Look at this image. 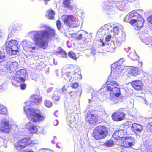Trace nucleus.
Listing matches in <instances>:
<instances>
[{"instance_id": "obj_1", "label": "nucleus", "mask_w": 152, "mask_h": 152, "mask_svg": "<svg viewBox=\"0 0 152 152\" xmlns=\"http://www.w3.org/2000/svg\"><path fill=\"white\" fill-rule=\"evenodd\" d=\"M47 30L33 31L28 33V35L32 39L36 45L45 49L47 46L48 39H59L60 37L55 33L54 30L49 26H45Z\"/></svg>"}, {"instance_id": "obj_2", "label": "nucleus", "mask_w": 152, "mask_h": 152, "mask_svg": "<svg viewBox=\"0 0 152 152\" xmlns=\"http://www.w3.org/2000/svg\"><path fill=\"white\" fill-rule=\"evenodd\" d=\"M25 106L24 107V110L28 118L34 122L41 121L44 118L43 116L39 114V110L34 109L32 108H28L33 106L34 103L31 101L25 103Z\"/></svg>"}, {"instance_id": "obj_3", "label": "nucleus", "mask_w": 152, "mask_h": 152, "mask_svg": "<svg viewBox=\"0 0 152 152\" xmlns=\"http://www.w3.org/2000/svg\"><path fill=\"white\" fill-rule=\"evenodd\" d=\"M104 85L106 87L107 91L109 92L110 95L114 94L115 97H118L121 94L120 88H118V84L117 82L107 80L105 82Z\"/></svg>"}, {"instance_id": "obj_4", "label": "nucleus", "mask_w": 152, "mask_h": 152, "mask_svg": "<svg viewBox=\"0 0 152 152\" xmlns=\"http://www.w3.org/2000/svg\"><path fill=\"white\" fill-rule=\"evenodd\" d=\"M108 128L103 125H99L94 130L92 136L96 140H100L104 138L107 135Z\"/></svg>"}, {"instance_id": "obj_5", "label": "nucleus", "mask_w": 152, "mask_h": 152, "mask_svg": "<svg viewBox=\"0 0 152 152\" xmlns=\"http://www.w3.org/2000/svg\"><path fill=\"white\" fill-rule=\"evenodd\" d=\"M18 42L15 40L7 41L4 46L7 53L11 55H15L19 50Z\"/></svg>"}, {"instance_id": "obj_6", "label": "nucleus", "mask_w": 152, "mask_h": 152, "mask_svg": "<svg viewBox=\"0 0 152 152\" xmlns=\"http://www.w3.org/2000/svg\"><path fill=\"white\" fill-rule=\"evenodd\" d=\"M134 138L131 136H126L118 141V145L125 148L132 147L133 145Z\"/></svg>"}, {"instance_id": "obj_7", "label": "nucleus", "mask_w": 152, "mask_h": 152, "mask_svg": "<svg viewBox=\"0 0 152 152\" xmlns=\"http://www.w3.org/2000/svg\"><path fill=\"white\" fill-rule=\"evenodd\" d=\"M130 15L131 17H135L137 19V21L134 28L137 30L140 29L143 26L144 22V19L141 18V15L135 12H132L130 13Z\"/></svg>"}, {"instance_id": "obj_8", "label": "nucleus", "mask_w": 152, "mask_h": 152, "mask_svg": "<svg viewBox=\"0 0 152 152\" xmlns=\"http://www.w3.org/2000/svg\"><path fill=\"white\" fill-rule=\"evenodd\" d=\"M32 141L29 138H25L21 140L16 142L14 145L16 149L20 150L31 144Z\"/></svg>"}, {"instance_id": "obj_9", "label": "nucleus", "mask_w": 152, "mask_h": 152, "mask_svg": "<svg viewBox=\"0 0 152 152\" xmlns=\"http://www.w3.org/2000/svg\"><path fill=\"white\" fill-rule=\"evenodd\" d=\"M10 131L9 120L5 118H3L0 121V131L8 133Z\"/></svg>"}, {"instance_id": "obj_10", "label": "nucleus", "mask_w": 152, "mask_h": 152, "mask_svg": "<svg viewBox=\"0 0 152 152\" xmlns=\"http://www.w3.org/2000/svg\"><path fill=\"white\" fill-rule=\"evenodd\" d=\"M125 115V113L121 110H118L112 114L111 117L114 121H119L124 120Z\"/></svg>"}, {"instance_id": "obj_11", "label": "nucleus", "mask_w": 152, "mask_h": 152, "mask_svg": "<svg viewBox=\"0 0 152 152\" xmlns=\"http://www.w3.org/2000/svg\"><path fill=\"white\" fill-rule=\"evenodd\" d=\"M132 87L136 91H142L144 86V83L141 80H136L130 83Z\"/></svg>"}, {"instance_id": "obj_12", "label": "nucleus", "mask_w": 152, "mask_h": 152, "mask_svg": "<svg viewBox=\"0 0 152 152\" xmlns=\"http://www.w3.org/2000/svg\"><path fill=\"white\" fill-rule=\"evenodd\" d=\"M98 116L96 114H92L91 112H87L86 120L91 124H95L98 122Z\"/></svg>"}, {"instance_id": "obj_13", "label": "nucleus", "mask_w": 152, "mask_h": 152, "mask_svg": "<svg viewBox=\"0 0 152 152\" xmlns=\"http://www.w3.org/2000/svg\"><path fill=\"white\" fill-rule=\"evenodd\" d=\"M127 132L125 129L116 130L113 135V137L115 140L119 141L127 135Z\"/></svg>"}, {"instance_id": "obj_14", "label": "nucleus", "mask_w": 152, "mask_h": 152, "mask_svg": "<svg viewBox=\"0 0 152 152\" xmlns=\"http://www.w3.org/2000/svg\"><path fill=\"white\" fill-rule=\"evenodd\" d=\"M26 127L32 133H37L38 131V126L34 125L31 122H29L27 123L26 125Z\"/></svg>"}, {"instance_id": "obj_15", "label": "nucleus", "mask_w": 152, "mask_h": 152, "mask_svg": "<svg viewBox=\"0 0 152 152\" xmlns=\"http://www.w3.org/2000/svg\"><path fill=\"white\" fill-rule=\"evenodd\" d=\"M20 73L19 71L16 72L12 80V84L15 86H18V84L19 82H22Z\"/></svg>"}, {"instance_id": "obj_16", "label": "nucleus", "mask_w": 152, "mask_h": 152, "mask_svg": "<svg viewBox=\"0 0 152 152\" xmlns=\"http://www.w3.org/2000/svg\"><path fill=\"white\" fill-rule=\"evenodd\" d=\"M62 19L64 20V23L68 26H70V24L74 22V18L73 16L64 15L62 16Z\"/></svg>"}, {"instance_id": "obj_17", "label": "nucleus", "mask_w": 152, "mask_h": 152, "mask_svg": "<svg viewBox=\"0 0 152 152\" xmlns=\"http://www.w3.org/2000/svg\"><path fill=\"white\" fill-rule=\"evenodd\" d=\"M131 128L132 131L137 134L140 133L143 129L141 125L136 123H133L132 125Z\"/></svg>"}, {"instance_id": "obj_18", "label": "nucleus", "mask_w": 152, "mask_h": 152, "mask_svg": "<svg viewBox=\"0 0 152 152\" xmlns=\"http://www.w3.org/2000/svg\"><path fill=\"white\" fill-rule=\"evenodd\" d=\"M122 63V61L121 60H119L116 63L113 64L111 67L112 70H113L114 71H115L116 72H118V70L121 68Z\"/></svg>"}, {"instance_id": "obj_19", "label": "nucleus", "mask_w": 152, "mask_h": 152, "mask_svg": "<svg viewBox=\"0 0 152 152\" xmlns=\"http://www.w3.org/2000/svg\"><path fill=\"white\" fill-rule=\"evenodd\" d=\"M140 73V72L138 69L136 67L131 68L128 72V74L131 76H135L139 75Z\"/></svg>"}, {"instance_id": "obj_20", "label": "nucleus", "mask_w": 152, "mask_h": 152, "mask_svg": "<svg viewBox=\"0 0 152 152\" xmlns=\"http://www.w3.org/2000/svg\"><path fill=\"white\" fill-rule=\"evenodd\" d=\"M132 17H131L130 15L129 16H126L124 18V21L127 22H129L130 24L132 25H133L136 23H137V19H133L130 20V18ZM134 17L135 18V17Z\"/></svg>"}, {"instance_id": "obj_21", "label": "nucleus", "mask_w": 152, "mask_h": 152, "mask_svg": "<svg viewBox=\"0 0 152 152\" xmlns=\"http://www.w3.org/2000/svg\"><path fill=\"white\" fill-rule=\"evenodd\" d=\"M67 121L68 123H69L68 124L69 125L70 127L72 128L74 130L76 128L75 125H76L75 119V118L71 119L69 118H67Z\"/></svg>"}, {"instance_id": "obj_22", "label": "nucleus", "mask_w": 152, "mask_h": 152, "mask_svg": "<svg viewBox=\"0 0 152 152\" xmlns=\"http://www.w3.org/2000/svg\"><path fill=\"white\" fill-rule=\"evenodd\" d=\"M18 63L15 61H10L9 62L8 64V67L11 71H13L15 69V68L18 66Z\"/></svg>"}, {"instance_id": "obj_23", "label": "nucleus", "mask_w": 152, "mask_h": 152, "mask_svg": "<svg viewBox=\"0 0 152 152\" xmlns=\"http://www.w3.org/2000/svg\"><path fill=\"white\" fill-rule=\"evenodd\" d=\"M55 13L53 10H48L47 11L46 16L47 18L49 19H52L54 18Z\"/></svg>"}, {"instance_id": "obj_24", "label": "nucleus", "mask_w": 152, "mask_h": 152, "mask_svg": "<svg viewBox=\"0 0 152 152\" xmlns=\"http://www.w3.org/2000/svg\"><path fill=\"white\" fill-rule=\"evenodd\" d=\"M128 2V0H123L121 1L118 7L120 10H123Z\"/></svg>"}, {"instance_id": "obj_25", "label": "nucleus", "mask_w": 152, "mask_h": 152, "mask_svg": "<svg viewBox=\"0 0 152 152\" xmlns=\"http://www.w3.org/2000/svg\"><path fill=\"white\" fill-rule=\"evenodd\" d=\"M19 71L20 73L21 82H23L25 81L24 78L26 77L27 75L26 71L24 69H22Z\"/></svg>"}, {"instance_id": "obj_26", "label": "nucleus", "mask_w": 152, "mask_h": 152, "mask_svg": "<svg viewBox=\"0 0 152 152\" xmlns=\"http://www.w3.org/2000/svg\"><path fill=\"white\" fill-rule=\"evenodd\" d=\"M8 142L7 140L3 138H0V147L6 148L7 147V145Z\"/></svg>"}, {"instance_id": "obj_27", "label": "nucleus", "mask_w": 152, "mask_h": 152, "mask_svg": "<svg viewBox=\"0 0 152 152\" xmlns=\"http://www.w3.org/2000/svg\"><path fill=\"white\" fill-rule=\"evenodd\" d=\"M61 92L59 90H57L54 92L53 96V98L56 100L58 101L60 99L59 95L61 94Z\"/></svg>"}, {"instance_id": "obj_28", "label": "nucleus", "mask_w": 152, "mask_h": 152, "mask_svg": "<svg viewBox=\"0 0 152 152\" xmlns=\"http://www.w3.org/2000/svg\"><path fill=\"white\" fill-rule=\"evenodd\" d=\"M104 145V146L109 147L113 146L114 142L113 140L110 139L107 140Z\"/></svg>"}, {"instance_id": "obj_29", "label": "nucleus", "mask_w": 152, "mask_h": 152, "mask_svg": "<svg viewBox=\"0 0 152 152\" xmlns=\"http://www.w3.org/2000/svg\"><path fill=\"white\" fill-rule=\"evenodd\" d=\"M31 98L32 101L35 103H38L41 99V98H40L38 96L35 95H33L31 97Z\"/></svg>"}, {"instance_id": "obj_30", "label": "nucleus", "mask_w": 152, "mask_h": 152, "mask_svg": "<svg viewBox=\"0 0 152 152\" xmlns=\"http://www.w3.org/2000/svg\"><path fill=\"white\" fill-rule=\"evenodd\" d=\"M142 42L146 45H148L151 42V38L149 37H146L142 39Z\"/></svg>"}, {"instance_id": "obj_31", "label": "nucleus", "mask_w": 152, "mask_h": 152, "mask_svg": "<svg viewBox=\"0 0 152 152\" xmlns=\"http://www.w3.org/2000/svg\"><path fill=\"white\" fill-rule=\"evenodd\" d=\"M146 129L148 132H152V122H149L147 124Z\"/></svg>"}, {"instance_id": "obj_32", "label": "nucleus", "mask_w": 152, "mask_h": 152, "mask_svg": "<svg viewBox=\"0 0 152 152\" xmlns=\"http://www.w3.org/2000/svg\"><path fill=\"white\" fill-rule=\"evenodd\" d=\"M7 112L6 108L2 104H0V113L5 114Z\"/></svg>"}, {"instance_id": "obj_33", "label": "nucleus", "mask_w": 152, "mask_h": 152, "mask_svg": "<svg viewBox=\"0 0 152 152\" xmlns=\"http://www.w3.org/2000/svg\"><path fill=\"white\" fill-rule=\"evenodd\" d=\"M32 44V43L30 42L26 41H24L23 42V47L24 48H27L28 49L29 48H30V46L31 44Z\"/></svg>"}, {"instance_id": "obj_34", "label": "nucleus", "mask_w": 152, "mask_h": 152, "mask_svg": "<svg viewBox=\"0 0 152 152\" xmlns=\"http://www.w3.org/2000/svg\"><path fill=\"white\" fill-rule=\"evenodd\" d=\"M70 0H64L63 2V7H64L70 8Z\"/></svg>"}, {"instance_id": "obj_35", "label": "nucleus", "mask_w": 152, "mask_h": 152, "mask_svg": "<svg viewBox=\"0 0 152 152\" xmlns=\"http://www.w3.org/2000/svg\"><path fill=\"white\" fill-rule=\"evenodd\" d=\"M45 106L48 108H50L52 106V102L49 100H45L44 102Z\"/></svg>"}, {"instance_id": "obj_36", "label": "nucleus", "mask_w": 152, "mask_h": 152, "mask_svg": "<svg viewBox=\"0 0 152 152\" xmlns=\"http://www.w3.org/2000/svg\"><path fill=\"white\" fill-rule=\"evenodd\" d=\"M63 76H64L63 77L65 79L67 80H69L70 81H71L72 77L71 76L69 73H66L65 75H63Z\"/></svg>"}, {"instance_id": "obj_37", "label": "nucleus", "mask_w": 152, "mask_h": 152, "mask_svg": "<svg viewBox=\"0 0 152 152\" xmlns=\"http://www.w3.org/2000/svg\"><path fill=\"white\" fill-rule=\"evenodd\" d=\"M121 29L118 27H115L113 28L114 35H115L118 34L120 31Z\"/></svg>"}, {"instance_id": "obj_38", "label": "nucleus", "mask_w": 152, "mask_h": 152, "mask_svg": "<svg viewBox=\"0 0 152 152\" xmlns=\"http://www.w3.org/2000/svg\"><path fill=\"white\" fill-rule=\"evenodd\" d=\"M77 90H78L77 91V95L80 97L81 94L82 90L81 87L79 86L77 83Z\"/></svg>"}, {"instance_id": "obj_39", "label": "nucleus", "mask_w": 152, "mask_h": 152, "mask_svg": "<svg viewBox=\"0 0 152 152\" xmlns=\"http://www.w3.org/2000/svg\"><path fill=\"white\" fill-rule=\"evenodd\" d=\"M59 50V51H58V53L62 55V57L66 58L67 56V55L66 53L61 48H60Z\"/></svg>"}, {"instance_id": "obj_40", "label": "nucleus", "mask_w": 152, "mask_h": 152, "mask_svg": "<svg viewBox=\"0 0 152 152\" xmlns=\"http://www.w3.org/2000/svg\"><path fill=\"white\" fill-rule=\"evenodd\" d=\"M5 55L4 53L1 52L0 51V63L5 60Z\"/></svg>"}, {"instance_id": "obj_41", "label": "nucleus", "mask_w": 152, "mask_h": 152, "mask_svg": "<svg viewBox=\"0 0 152 152\" xmlns=\"http://www.w3.org/2000/svg\"><path fill=\"white\" fill-rule=\"evenodd\" d=\"M69 56L75 60L76 57L75 54L72 51H70L68 53Z\"/></svg>"}, {"instance_id": "obj_42", "label": "nucleus", "mask_w": 152, "mask_h": 152, "mask_svg": "<svg viewBox=\"0 0 152 152\" xmlns=\"http://www.w3.org/2000/svg\"><path fill=\"white\" fill-rule=\"evenodd\" d=\"M98 41L101 44H99L97 45V46L98 48H100L101 47H103L105 45V44L104 42V40L102 39H100L98 40Z\"/></svg>"}, {"instance_id": "obj_43", "label": "nucleus", "mask_w": 152, "mask_h": 152, "mask_svg": "<svg viewBox=\"0 0 152 152\" xmlns=\"http://www.w3.org/2000/svg\"><path fill=\"white\" fill-rule=\"evenodd\" d=\"M30 48H29L28 49H29V50L32 53H36L35 51V50L36 49V48L35 46H33L31 45L30 46Z\"/></svg>"}, {"instance_id": "obj_44", "label": "nucleus", "mask_w": 152, "mask_h": 152, "mask_svg": "<svg viewBox=\"0 0 152 152\" xmlns=\"http://www.w3.org/2000/svg\"><path fill=\"white\" fill-rule=\"evenodd\" d=\"M56 25L58 29L59 30H60V29L61 27V23L60 21L58 20L57 21Z\"/></svg>"}, {"instance_id": "obj_45", "label": "nucleus", "mask_w": 152, "mask_h": 152, "mask_svg": "<svg viewBox=\"0 0 152 152\" xmlns=\"http://www.w3.org/2000/svg\"><path fill=\"white\" fill-rule=\"evenodd\" d=\"M112 37V36L110 35H108L105 37V40L106 41L108 42L110 41Z\"/></svg>"}, {"instance_id": "obj_46", "label": "nucleus", "mask_w": 152, "mask_h": 152, "mask_svg": "<svg viewBox=\"0 0 152 152\" xmlns=\"http://www.w3.org/2000/svg\"><path fill=\"white\" fill-rule=\"evenodd\" d=\"M78 75L79 76V77H77L78 80H80L82 78V76L81 74V72L80 70L79 71L77 72Z\"/></svg>"}, {"instance_id": "obj_47", "label": "nucleus", "mask_w": 152, "mask_h": 152, "mask_svg": "<svg viewBox=\"0 0 152 152\" xmlns=\"http://www.w3.org/2000/svg\"><path fill=\"white\" fill-rule=\"evenodd\" d=\"M147 20L148 22L152 25V15L148 17Z\"/></svg>"}, {"instance_id": "obj_48", "label": "nucleus", "mask_w": 152, "mask_h": 152, "mask_svg": "<svg viewBox=\"0 0 152 152\" xmlns=\"http://www.w3.org/2000/svg\"><path fill=\"white\" fill-rule=\"evenodd\" d=\"M26 85L24 84H23L20 85V88L22 90L26 88Z\"/></svg>"}, {"instance_id": "obj_49", "label": "nucleus", "mask_w": 152, "mask_h": 152, "mask_svg": "<svg viewBox=\"0 0 152 152\" xmlns=\"http://www.w3.org/2000/svg\"><path fill=\"white\" fill-rule=\"evenodd\" d=\"M53 123L54 126H57L58 124V121L57 120H55L53 121Z\"/></svg>"}, {"instance_id": "obj_50", "label": "nucleus", "mask_w": 152, "mask_h": 152, "mask_svg": "<svg viewBox=\"0 0 152 152\" xmlns=\"http://www.w3.org/2000/svg\"><path fill=\"white\" fill-rule=\"evenodd\" d=\"M82 34H79V35L77 38V39L78 40H80L82 38Z\"/></svg>"}, {"instance_id": "obj_51", "label": "nucleus", "mask_w": 152, "mask_h": 152, "mask_svg": "<svg viewBox=\"0 0 152 152\" xmlns=\"http://www.w3.org/2000/svg\"><path fill=\"white\" fill-rule=\"evenodd\" d=\"M71 86L72 88H76V83H74L73 84H72Z\"/></svg>"}, {"instance_id": "obj_52", "label": "nucleus", "mask_w": 152, "mask_h": 152, "mask_svg": "<svg viewBox=\"0 0 152 152\" xmlns=\"http://www.w3.org/2000/svg\"><path fill=\"white\" fill-rule=\"evenodd\" d=\"M3 34V32L1 29H0V37L2 36Z\"/></svg>"}, {"instance_id": "obj_53", "label": "nucleus", "mask_w": 152, "mask_h": 152, "mask_svg": "<svg viewBox=\"0 0 152 152\" xmlns=\"http://www.w3.org/2000/svg\"><path fill=\"white\" fill-rule=\"evenodd\" d=\"M58 112V111H55L54 113V115L56 117H57L58 115V114H57V113Z\"/></svg>"}, {"instance_id": "obj_54", "label": "nucleus", "mask_w": 152, "mask_h": 152, "mask_svg": "<svg viewBox=\"0 0 152 152\" xmlns=\"http://www.w3.org/2000/svg\"><path fill=\"white\" fill-rule=\"evenodd\" d=\"M75 92H73V91H72V92H71L70 93V95L71 96H72L73 95V94H74L75 95Z\"/></svg>"}, {"instance_id": "obj_55", "label": "nucleus", "mask_w": 152, "mask_h": 152, "mask_svg": "<svg viewBox=\"0 0 152 152\" xmlns=\"http://www.w3.org/2000/svg\"><path fill=\"white\" fill-rule=\"evenodd\" d=\"M22 152H34L32 151L31 150H29V151H25V150L23 151Z\"/></svg>"}, {"instance_id": "obj_56", "label": "nucleus", "mask_w": 152, "mask_h": 152, "mask_svg": "<svg viewBox=\"0 0 152 152\" xmlns=\"http://www.w3.org/2000/svg\"><path fill=\"white\" fill-rule=\"evenodd\" d=\"M66 88L65 87V86H64L63 88H62V91H63V92H64L65 90H66Z\"/></svg>"}, {"instance_id": "obj_57", "label": "nucleus", "mask_w": 152, "mask_h": 152, "mask_svg": "<svg viewBox=\"0 0 152 152\" xmlns=\"http://www.w3.org/2000/svg\"><path fill=\"white\" fill-rule=\"evenodd\" d=\"M3 88V85H2L0 86V90Z\"/></svg>"}, {"instance_id": "obj_58", "label": "nucleus", "mask_w": 152, "mask_h": 152, "mask_svg": "<svg viewBox=\"0 0 152 152\" xmlns=\"http://www.w3.org/2000/svg\"><path fill=\"white\" fill-rule=\"evenodd\" d=\"M131 58L132 60H133L134 61H135L136 60V59H134V58H133L132 57Z\"/></svg>"}, {"instance_id": "obj_59", "label": "nucleus", "mask_w": 152, "mask_h": 152, "mask_svg": "<svg viewBox=\"0 0 152 152\" xmlns=\"http://www.w3.org/2000/svg\"><path fill=\"white\" fill-rule=\"evenodd\" d=\"M80 25V22H79V24H78V26H77H77H78Z\"/></svg>"}, {"instance_id": "obj_60", "label": "nucleus", "mask_w": 152, "mask_h": 152, "mask_svg": "<svg viewBox=\"0 0 152 152\" xmlns=\"http://www.w3.org/2000/svg\"><path fill=\"white\" fill-rule=\"evenodd\" d=\"M80 12L79 11H77V14H78V12Z\"/></svg>"}, {"instance_id": "obj_61", "label": "nucleus", "mask_w": 152, "mask_h": 152, "mask_svg": "<svg viewBox=\"0 0 152 152\" xmlns=\"http://www.w3.org/2000/svg\"><path fill=\"white\" fill-rule=\"evenodd\" d=\"M77 77H79V76L78 75H77Z\"/></svg>"}, {"instance_id": "obj_62", "label": "nucleus", "mask_w": 152, "mask_h": 152, "mask_svg": "<svg viewBox=\"0 0 152 152\" xmlns=\"http://www.w3.org/2000/svg\"><path fill=\"white\" fill-rule=\"evenodd\" d=\"M83 12H82V13H81V14H82V15H83Z\"/></svg>"}, {"instance_id": "obj_63", "label": "nucleus", "mask_w": 152, "mask_h": 152, "mask_svg": "<svg viewBox=\"0 0 152 152\" xmlns=\"http://www.w3.org/2000/svg\"><path fill=\"white\" fill-rule=\"evenodd\" d=\"M134 56H136L135 55H134Z\"/></svg>"}, {"instance_id": "obj_64", "label": "nucleus", "mask_w": 152, "mask_h": 152, "mask_svg": "<svg viewBox=\"0 0 152 152\" xmlns=\"http://www.w3.org/2000/svg\"><path fill=\"white\" fill-rule=\"evenodd\" d=\"M151 152H152V151H151Z\"/></svg>"}]
</instances>
